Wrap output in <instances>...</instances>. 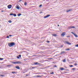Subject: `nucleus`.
<instances>
[{"label": "nucleus", "instance_id": "obj_7", "mask_svg": "<svg viewBox=\"0 0 78 78\" xmlns=\"http://www.w3.org/2000/svg\"><path fill=\"white\" fill-rule=\"evenodd\" d=\"M65 43H66V44H67L68 45H71V43L69 42L68 41H66Z\"/></svg>", "mask_w": 78, "mask_h": 78}, {"label": "nucleus", "instance_id": "obj_8", "mask_svg": "<svg viewBox=\"0 0 78 78\" xmlns=\"http://www.w3.org/2000/svg\"><path fill=\"white\" fill-rule=\"evenodd\" d=\"M72 10V9H68L67 10H66V12H69V11H71Z\"/></svg>", "mask_w": 78, "mask_h": 78}, {"label": "nucleus", "instance_id": "obj_34", "mask_svg": "<svg viewBox=\"0 0 78 78\" xmlns=\"http://www.w3.org/2000/svg\"><path fill=\"white\" fill-rule=\"evenodd\" d=\"M76 47H78V44H77V45H76Z\"/></svg>", "mask_w": 78, "mask_h": 78}, {"label": "nucleus", "instance_id": "obj_47", "mask_svg": "<svg viewBox=\"0 0 78 78\" xmlns=\"http://www.w3.org/2000/svg\"><path fill=\"white\" fill-rule=\"evenodd\" d=\"M1 12H4V11L2 10V11H1Z\"/></svg>", "mask_w": 78, "mask_h": 78}, {"label": "nucleus", "instance_id": "obj_51", "mask_svg": "<svg viewBox=\"0 0 78 78\" xmlns=\"http://www.w3.org/2000/svg\"><path fill=\"white\" fill-rule=\"evenodd\" d=\"M52 58H49V59H51Z\"/></svg>", "mask_w": 78, "mask_h": 78}, {"label": "nucleus", "instance_id": "obj_15", "mask_svg": "<svg viewBox=\"0 0 78 78\" xmlns=\"http://www.w3.org/2000/svg\"><path fill=\"white\" fill-rule=\"evenodd\" d=\"M75 36V37H78V36L77 35L75 34H74V35Z\"/></svg>", "mask_w": 78, "mask_h": 78}, {"label": "nucleus", "instance_id": "obj_27", "mask_svg": "<svg viewBox=\"0 0 78 78\" xmlns=\"http://www.w3.org/2000/svg\"><path fill=\"white\" fill-rule=\"evenodd\" d=\"M12 73H16V72H12Z\"/></svg>", "mask_w": 78, "mask_h": 78}, {"label": "nucleus", "instance_id": "obj_21", "mask_svg": "<svg viewBox=\"0 0 78 78\" xmlns=\"http://www.w3.org/2000/svg\"><path fill=\"white\" fill-rule=\"evenodd\" d=\"M1 76H2L3 77H4V76H5V75H1Z\"/></svg>", "mask_w": 78, "mask_h": 78}, {"label": "nucleus", "instance_id": "obj_45", "mask_svg": "<svg viewBox=\"0 0 78 78\" xmlns=\"http://www.w3.org/2000/svg\"><path fill=\"white\" fill-rule=\"evenodd\" d=\"M54 73L52 72V73H51V74H53Z\"/></svg>", "mask_w": 78, "mask_h": 78}, {"label": "nucleus", "instance_id": "obj_20", "mask_svg": "<svg viewBox=\"0 0 78 78\" xmlns=\"http://www.w3.org/2000/svg\"><path fill=\"white\" fill-rule=\"evenodd\" d=\"M66 59H64L63 60V61L64 62H66Z\"/></svg>", "mask_w": 78, "mask_h": 78}, {"label": "nucleus", "instance_id": "obj_41", "mask_svg": "<svg viewBox=\"0 0 78 78\" xmlns=\"http://www.w3.org/2000/svg\"><path fill=\"white\" fill-rule=\"evenodd\" d=\"M66 37H70V36H66Z\"/></svg>", "mask_w": 78, "mask_h": 78}, {"label": "nucleus", "instance_id": "obj_25", "mask_svg": "<svg viewBox=\"0 0 78 78\" xmlns=\"http://www.w3.org/2000/svg\"><path fill=\"white\" fill-rule=\"evenodd\" d=\"M70 67H73V66L72 65H71L70 66Z\"/></svg>", "mask_w": 78, "mask_h": 78}, {"label": "nucleus", "instance_id": "obj_24", "mask_svg": "<svg viewBox=\"0 0 78 78\" xmlns=\"http://www.w3.org/2000/svg\"><path fill=\"white\" fill-rule=\"evenodd\" d=\"M9 15H10V16H13V13H10Z\"/></svg>", "mask_w": 78, "mask_h": 78}, {"label": "nucleus", "instance_id": "obj_1", "mask_svg": "<svg viewBox=\"0 0 78 78\" xmlns=\"http://www.w3.org/2000/svg\"><path fill=\"white\" fill-rule=\"evenodd\" d=\"M8 45L9 47H12L13 45H15L16 44H15V43L14 42H12L11 43H9L8 44Z\"/></svg>", "mask_w": 78, "mask_h": 78}, {"label": "nucleus", "instance_id": "obj_42", "mask_svg": "<svg viewBox=\"0 0 78 78\" xmlns=\"http://www.w3.org/2000/svg\"><path fill=\"white\" fill-rule=\"evenodd\" d=\"M7 38H9V36H7Z\"/></svg>", "mask_w": 78, "mask_h": 78}, {"label": "nucleus", "instance_id": "obj_12", "mask_svg": "<svg viewBox=\"0 0 78 78\" xmlns=\"http://www.w3.org/2000/svg\"><path fill=\"white\" fill-rule=\"evenodd\" d=\"M64 53H65V51H62L61 53V54H64Z\"/></svg>", "mask_w": 78, "mask_h": 78}, {"label": "nucleus", "instance_id": "obj_40", "mask_svg": "<svg viewBox=\"0 0 78 78\" xmlns=\"http://www.w3.org/2000/svg\"><path fill=\"white\" fill-rule=\"evenodd\" d=\"M40 14H42V12H40Z\"/></svg>", "mask_w": 78, "mask_h": 78}, {"label": "nucleus", "instance_id": "obj_52", "mask_svg": "<svg viewBox=\"0 0 78 78\" xmlns=\"http://www.w3.org/2000/svg\"><path fill=\"white\" fill-rule=\"evenodd\" d=\"M57 56V55H56L55 56Z\"/></svg>", "mask_w": 78, "mask_h": 78}, {"label": "nucleus", "instance_id": "obj_43", "mask_svg": "<svg viewBox=\"0 0 78 78\" xmlns=\"http://www.w3.org/2000/svg\"><path fill=\"white\" fill-rule=\"evenodd\" d=\"M35 68V67H32V69H34Z\"/></svg>", "mask_w": 78, "mask_h": 78}, {"label": "nucleus", "instance_id": "obj_9", "mask_svg": "<svg viewBox=\"0 0 78 78\" xmlns=\"http://www.w3.org/2000/svg\"><path fill=\"white\" fill-rule=\"evenodd\" d=\"M16 68L17 69H20V67L18 66H16Z\"/></svg>", "mask_w": 78, "mask_h": 78}, {"label": "nucleus", "instance_id": "obj_46", "mask_svg": "<svg viewBox=\"0 0 78 78\" xmlns=\"http://www.w3.org/2000/svg\"><path fill=\"white\" fill-rule=\"evenodd\" d=\"M9 36H12V35H9Z\"/></svg>", "mask_w": 78, "mask_h": 78}, {"label": "nucleus", "instance_id": "obj_30", "mask_svg": "<svg viewBox=\"0 0 78 78\" xmlns=\"http://www.w3.org/2000/svg\"><path fill=\"white\" fill-rule=\"evenodd\" d=\"M19 57H20V58L21 57V55H19Z\"/></svg>", "mask_w": 78, "mask_h": 78}, {"label": "nucleus", "instance_id": "obj_36", "mask_svg": "<svg viewBox=\"0 0 78 78\" xmlns=\"http://www.w3.org/2000/svg\"><path fill=\"white\" fill-rule=\"evenodd\" d=\"M22 0H19V2H22Z\"/></svg>", "mask_w": 78, "mask_h": 78}, {"label": "nucleus", "instance_id": "obj_44", "mask_svg": "<svg viewBox=\"0 0 78 78\" xmlns=\"http://www.w3.org/2000/svg\"><path fill=\"white\" fill-rule=\"evenodd\" d=\"M66 71H69V69H66Z\"/></svg>", "mask_w": 78, "mask_h": 78}, {"label": "nucleus", "instance_id": "obj_39", "mask_svg": "<svg viewBox=\"0 0 78 78\" xmlns=\"http://www.w3.org/2000/svg\"><path fill=\"white\" fill-rule=\"evenodd\" d=\"M74 65H75V66H76V65H77V63H75L74 64Z\"/></svg>", "mask_w": 78, "mask_h": 78}, {"label": "nucleus", "instance_id": "obj_37", "mask_svg": "<svg viewBox=\"0 0 78 78\" xmlns=\"http://www.w3.org/2000/svg\"><path fill=\"white\" fill-rule=\"evenodd\" d=\"M47 42L48 43H49L50 42V41H47Z\"/></svg>", "mask_w": 78, "mask_h": 78}, {"label": "nucleus", "instance_id": "obj_32", "mask_svg": "<svg viewBox=\"0 0 78 78\" xmlns=\"http://www.w3.org/2000/svg\"><path fill=\"white\" fill-rule=\"evenodd\" d=\"M26 76H29V75H28V74H26Z\"/></svg>", "mask_w": 78, "mask_h": 78}, {"label": "nucleus", "instance_id": "obj_48", "mask_svg": "<svg viewBox=\"0 0 78 78\" xmlns=\"http://www.w3.org/2000/svg\"><path fill=\"white\" fill-rule=\"evenodd\" d=\"M36 56V55H33V56Z\"/></svg>", "mask_w": 78, "mask_h": 78}, {"label": "nucleus", "instance_id": "obj_19", "mask_svg": "<svg viewBox=\"0 0 78 78\" xmlns=\"http://www.w3.org/2000/svg\"><path fill=\"white\" fill-rule=\"evenodd\" d=\"M37 64H38V62H36L34 63V64H35V65H36Z\"/></svg>", "mask_w": 78, "mask_h": 78}, {"label": "nucleus", "instance_id": "obj_13", "mask_svg": "<svg viewBox=\"0 0 78 78\" xmlns=\"http://www.w3.org/2000/svg\"><path fill=\"white\" fill-rule=\"evenodd\" d=\"M13 16H14V17H16L17 16V15L16 14H13Z\"/></svg>", "mask_w": 78, "mask_h": 78}, {"label": "nucleus", "instance_id": "obj_6", "mask_svg": "<svg viewBox=\"0 0 78 78\" xmlns=\"http://www.w3.org/2000/svg\"><path fill=\"white\" fill-rule=\"evenodd\" d=\"M66 34V32H64L61 34V36H64V35Z\"/></svg>", "mask_w": 78, "mask_h": 78}, {"label": "nucleus", "instance_id": "obj_3", "mask_svg": "<svg viewBox=\"0 0 78 78\" xmlns=\"http://www.w3.org/2000/svg\"><path fill=\"white\" fill-rule=\"evenodd\" d=\"M71 28H75V27H74L73 26H70V27H69L68 28V29H71Z\"/></svg>", "mask_w": 78, "mask_h": 78}, {"label": "nucleus", "instance_id": "obj_29", "mask_svg": "<svg viewBox=\"0 0 78 78\" xmlns=\"http://www.w3.org/2000/svg\"><path fill=\"white\" fill-rule=\"evenodd\" d=\"M66 50L67 51V50H70V49L68 48V49H66Z\"/></svg>", "mask_w": 78, "mask_h": 78}, {"label": "nucleus", "instance_id": "obj_17", "mask_svg": "<svg viewBox=\"0 0 78 78\" xmlns=\"http://www.w3.org/2000/svg\"><path fill=\"white\" fill-rule=\"evenodd\" d=\"M7 67H11V66H12V65H7Z\"/></svg>", "mask_w": 78, "mask_h": 78}, {"label": "nucleus", "instance_id": "obj_33", "mask_svg": "<svg viewBox=\"0 0 78 78\" xmlns=\"http://www.w3.org/2000/svg\"><path fill=\"white\" fill-rule=\"evenodd\" d=\"M42 6V5L41 4V5H39V7H41V6Z\"/></svg>", "mask_w": 78, "mask_h": 78}, {"label": "nucleus", "instance_id": "obj_14", "mask_svg": "<svg viewBox=\"0 0 78 78\" xmlns=\"http://www.w3.org/2000/svg\"><path fill=\"white\" fill-rule=\"evenodd\" d=\"M52 36L55 37H56V36H57V35H56V34H52Z\"/></svg>", "mask_w": 78, "mask_h": 78}, {"label": "nucleus", "instance_id": "obj_38", "mask_svg": "<svg viewBox=\"0 0 78 78\" xmlns=\"http://www.w3.org/2000/svg\"><path fill=\"white\" fill-rule=\"evenodd\" d=\"M76 69V68H73L72 69V70H75Z\"/></svg>", "mask_w": 78, "mask_h": 78}, {"label": "nucleus", "instance_id": "obj_11", "mask_svg": "<svg viewBox=\"0 0 78 78\" xmlns=\"http://www.w3.org/2000/svg\"><path fill=\"white\" fill-rule=\"evenodd\" d=\"M16 9H20V7L19 6H16Z\"/></svg>", "mask_w": 78, "mask_h": 78}, {"label": "nucleus", "instance_id": "obj_4", "mask_svg": "<svg viewBox=\"0 0 78 78\" xmlns=\"http://www.w3.org/2000/svg\"><path fill=\"white\" fill-rule=\"evenodd\" d=\"M8 8H9V9H11V8H12V5H9L8 6Z\"/></svg>", "mask_w": 78, "mask_h": 78}, {"label": "nucleus", "instance_id": "obj_56", "mask_svg": "<svg viewBox=\"0 0 78 78\" xmlns=\"http://www.w3.org/2000/svg\"><path fill=\"white\" fill-rule=\"evenodd\" d=\"M61 56H60V57L61 58Z\"/></svg>", "mask_w": 78, "mask_h": 78}, {"label": "nucleus", "instance_id": "obj_2", "mask_svg": "<svg viewBox=\"0 0 78 78\" xmlns=\"http://www.w3.org/2000/svg\"><path fill=\"white\" fill-rule=\"evenodd\" d=\"M12 64H21V62L20 61H18V62H12Z\"/></svg>", "mask_w": 78, "mask_h": 78}, {"label": "nucleus", "instance_id": "obj_26", "mask_svg": "<svg viewBox=\"0 0 78 78\" xmlns=\"http://www.w3.org/2000/svg\"><path fill=\"white\" fill-rule=\"evenodd\" d=\"M17 58L18 59H20V57H19V56H17Z\"/></svg>", "mask_w": 78, "mask_h": 78}, {"label": "nucleus", "instance_id": "obj_18", "mask_svg": "<svg viewBox=\"0 0 78 78\" xmlns=\"http://www.w3.org/2000/svg\"><path fill=\"white\" fill-rule=\"evenodd\" d=\"M24 5H25V6H26V5H27V2H25L24 3Z\"/></svg>", "mask_w": 78, "mask_h": 78}, {"label": "nucleus", "instance_id": "obj_10", "mask_svg": "<svg viewBox=\"0 0 78 78\" xmlns=\"http://www.w3.org/2000/svg\"><path fill=\"white\" fill-rule=\"evenodd\" d=\"M60 70H65V69L64 68H60Z\"/></svg>", "mask_w": 78, "mask_h": 78}, {"label": "nucleus", "instance_id": "obj_54", "mask_svg": "<svg viewBox=\"0 0 78 78\" xmlns=\"http://www.w3.org/2000/svg\"><path fill=\"white\" fill-rule=\"evenodd\" d=\"M48 67H49V66H48Z\"/></svg>", "mask_w": 78, "mask_h": 78}, {"label": "nucleus", "instance_id": "obj_23", "mask_svg": "<svg viewBox=\"0 0 78 78\" xmlns=\"http://www.w3.org/2000/svg\"><path fill=\"white\" fill-rule=\"evenodd\" d=\"M3 58H0V60H1V61H2V60H3Z\"/></svg>", "mask_w": 78, "mask_h": 78}, {"label": "nucleus", "instance_id": "obj_35", "mask_svg": "<svg viewBox=\"0 0 78 78\" xmlns=\"http://www.w3.org/2000/svg\"><path fill=\"white\" fill-rule=\"evenodd\" d=\"M53 67H57V66H53Z\"/></svg>", "mask_w": 78, "mask_h": 78}, {"label": "nucleus", "instance_id": "obj_22", "mask_svg": "<svg viewBox=\"0 0 78 78\" xmlns=\"http://www.w3.org/2000/svg\"><path fill=\"white\" fill-rule=\"evenodd\" d=\"M9 23H11L12 22L11 21V20H9Z\"/></svg>", "mask_w": 78, "mask_h": 78}, {"label": "nucleus", "instance_id": "obj_28", "mask_svg": "<svg viewBox=\"0 0 78 78\" xmlns=\"http://www.w3.org/2000/svg\"><path fill=\"white\" fill-rule=\"evenodd\" d=\"M37 77H41V76H37Z\"/></svg>", "mask_w": 78, "mask_h": 78}, {"label": "nucleus", "instance_id": "obj_16", "mask_svg": "<svg viewBox=\"0 0 78 78\" xmlns=\"http://www.w3.org/2000/svg\"><path fill=\"white\" fill-rule=\"evenodd\" d=\"M21 15H22V14L21 13H20L18 14V16H21Z\"/></svg>", "mask_w": 78, "mask_h": 78}, {"label": "nucleus", "instance_id": "obj_50", "mask_svg": "<svg viewBox=\"0 0 78 78\" xmlns=\"http://www.w3.org/2000/svg\"><path fill=\"white\" fill-rule=\"evenodd\" d=\"M31 57H30V56L29 57V58H31Z\"/></svg>", "mask_w": 78, "mask_h": 78}, {"label": "nucleus", "instance_id": "obj_55", "mask_svg": "<svg viewBox=\"0 0 78 78\" xmlns=\"http://www.w3.org/2000/svg\"><path fill=\"white\" fill-rule=\"evenodd\" d=\"M42 52V51H41V52Z\"/></svg>", "mask_w": 78, "mask_h": 78}, {"label": "nucleus", "instance_id": "obj_49", "mask_svg": "<svg viewBox=\"0 0 78 78\" xmlns=\"http://www.w3.org/2000/svg\"><path fill=\"white\" fill-rule=\"evenodd\" d=\"M58 27H59V25H58Z\"/></svg>", "mask_w": 78, "mask_h": 78}, {"label": "nucleus", "instance_id": "obj_53", "mask_svg": "<svg viewBox=\"0 0 78 78\" xmlns=\"http://www.w3.org/2000/svg\"><path fill=\"white\" fill-rule=\"evenodd\" d=\"M61 47H63V46H62Z\"/></svg>", "mask_w": 78, "mask_h": 78}, {"label": "nucleus", "instance_id": "obj_5", "mask_svg": "<svg viewBox=\"0 0 78 78\" xmlns=\"http://www.w3.org/2000/svg\"><path fill=\"white\" fill-rule=\"evenodd\" d=\"M49 16H50V15H47L46 16H45L44 17V19H46V18H47V17H49Z\"/></svg>", "mask_w": 78, "mask_h": 78}, {"label": "nucleus", "instance_id": "obj_31", "mask_svg": "<svg viewBox=\"0 0 78 78\" xmlns=\"http://www.w3.org/2000/svg\"><path fill=\"white\" fill-rule=\"evenodd\" d=\"M71 33H72V34H73L74 35L75 34V33H73V32H72Z\"/></svg>", "mask_w": 78, "mask_h": 78}]
</instances>
